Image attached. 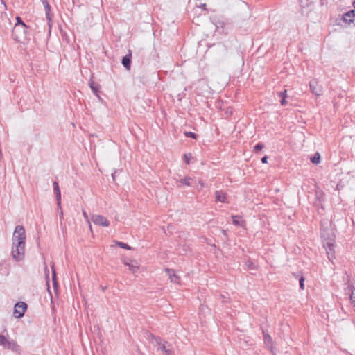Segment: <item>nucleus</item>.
Returning <instances> with one entry per match:
<instances>
[{
    "mask_svg": "<svg viewBox=\"0 0 355 355\" xmlns=\"http://www.w3.org/2000/svg\"><path fill=\"white\" fill-rule=\"evenodd\" d=\"M17 23L15 24H19V25H26L24 21H22L21 18L20 17H16Z\"/></svg>",
    "mask_w": 355,
    "mask_h": 355,
    "instance_id": "obj_32",
    "label": "nucleus"
},
{
    "mask_svg": "<svg viewBox=\"0 0 355 355\" xmlns=\"http://www.w3.org/2000/svg\"><path fill=\"white\" fill-rule=\"evenodd\" d=\"M6 341H7V339L6 338V337L3 335H0V345H2L4 347Z\"/></svg>",
    "mask_w": 355,
    "mask_h": 355,
    "instance_id": "obj_31",
    "label": "nucleus"
},
{
    "mask_svg": "<svg viewBox=\"0 0 355 355\" xmlns=\"http://www.w3.org/2000/svg\"><path fill=\"white\" fill-rule=\"evenodd\" d=\"M310 90L313 94L320 96L322 94V87L318 85L316 80H312L309 83Z\"/></svg>",
    "mask_w": 355,
    "mask_h": 355,
    "instance_id": "obj_6",
    "label": "nucleus"
},
{
    "mask_svg": "<svg viewBox=\"0 0 355 355\" xmlns=\"http://www.w3.org/2000/svg\"><path fill=\"white\" fill-rule=\"evenodd\" d=\"M223 232L224 234H226L225 230H223Z\"/></svg>",
    "mask_w": 355,
    "mask_h": 355,
    "instance_id": "obj_41",
    "label": "nucleus"
},
{
    "mask_svg": "<svg viewBox=\"0 0 355 355\" xmlns=\"http://www.w3.org/2000/svg\"><path fill=\"white\" fill-rule=\"evenodd\" d=\"M263 336V341L264 343L266 345L268 348L270 350V352L273 354V345H272V339L271 336L269 335V334L265 330H262Z\"/></svg>",
    "mask_w": 355,
    "mask_h": 355,
    "instance_id": "obj_8",
    "label": "nucleus"
},
{
    "mask_svg": "<svg viewBox=\"0 0 355 355\" xmlns=\"http://www.w3.org/2000/svg\"><path fill=\"white\" fill-rule=\"evenodd\" d=\"M264 148V145L261 143H258L254 146V151L257 153Z\"/></svg>",
    "mask_w": 355,
    "mask_h": 355,
    "instance_id": "obj_26",
    "label": "nucleus"
},
{
    "mask_svg": "<svg viewBox=\"0 0 355 355\" xmlns=\"http://www.w3.org/2000/svg\"><path fill=\"white\" fill-rule=\"evenodd\" d=\"M45 275H46V278L49 279V272L47 268V266L45 267Z\"/></svg>",
    "mask_w": 355,
    "mask_h": 355,
    "instance_id": "obj_34",
    "label": "nucleus"
},
{
    "mask_svg": "<svg viewBox=\"0 0 355 355\" xmlns=\"http://www.w3.org/2000/svg\"><path fill=\"white\" fill-rule=\"evenodd\" d=\"M216 202H220L223 203H228L227 195L222 190H217L215 191Z\"/></svg>",
    "mask_w": 355,
    "mask_h": 355,
    "instance_id": "obj_9",
    "label": "nucleus"
},
{
    "mask_svg": "<svg viewBox=\"0 0 355 355\" xmlns=\"http://www.w3.org/2000/svg\"><path fill=\"white\" fill-rule=\"evenodd\" d=\"M46 12V16L48 20L51 21V18L50 17V12H51V6L49 5L47 0L42 1Z\"/></svg>",
    "mask_w": 355,
    "mask_h": 355,
    "instance_id": "obj_20",
    "label": "nucleus"
},
{
    "mask_svg": "<svg viewBox=\"0 0 355 355\" xmlns=\"http://www.w3.org/2000/svg\"><path fill=\"white\" fill-rule=\"evenodd\" d=\"M304 281L305 278L304 277H300V279H299V284L301 290L304 289Z\"/></svg>",
    "mask_w": 355,
    "mask_h": 355,
    "instance_id": "obj_29",
    "label": "nucleus"
},
{
    "mask_svg": "<svg viewBox=\"0 0 355 355\" xmlns=\"http://www.w3.org/2000/svg\"><path fill=\"white\" fill-rule=\"evenodd\" d=\"M116 245L118 246H119L120 248H123V249H127V250H130L131 249L130 246H129L127 243H125L123 242L117 241L116 242Z\"/></svg>",
    "mask_w": 355,
    "mask_h": 355,
    "instance_id": "obj_25",
    "label": "nucleus"
},
{
    "mask_svg": "<svg viewBox=\"0 0 355 355\" xmlns=\"http://www.w3.org/2000/svg\"><path fill=\"white\" fill-rule=\"evenodd\" d=\"M149 341L155 347H157V350L162 352L164 355H175V351L172 345L161 337L150 334Z\"/></svg>",
    "mask_w": 355,
    "mask_h": 355,
    "instance_id": "obj_2",
    "label": "nucleus"
},
{
    "mask_svg": "<svg viewBox=\"0 0 355 355\" xmlns=\"http://www.w3.org/2000/svg\"><path fill=\"white\" fill-rule=\"evenodd\" d=\"M124 263L129 266V269H130V270L132 273L136 272L138 270V269H139V266H138L130 264V263H129L128 262H124Z\"/></svg>",
    "mask_w": 355,
    "mask_h": 355,
    "instance_id": "obj_24",
    "label": "nucleus"
},
{
    "mask_svg": "<svg viewBox=\"0 0 355 355\" xmlns=\"http://www.w3.org/2000/svg\"><path fill=\"white\" fill-rule=\"evenodd\" d=\"M53 185V190H54V192H55V198H56V201H57L58 205L59 207H60V204H61V192H60V187H59L58 182L54 181Z\"/></svg>",
    "mask_w": 355,
    "mask_h": 355,
    "instance_id": "obj_14",
    "label": "nucleus"
},
{
    "mask_svg": "<svg viewBox=\"0 0 355 355\" xmlns=\"http://www.w3.org/2000/svg\"><path fill=\"white\" fill-rule=\"evenodd\" d=\"M89 87H90L92 91L94 92V94H96V96H98V93L99 89H100L99 84L96 83L94 81L91 80L89 82Z\"/></svg>",
    "mask_w": 355,
    "mask_h": 355,
    "instance_id": "obj_21",
    "label": "nucleus"
},
{
    "mask_svg": "<svg viewBox=\"0 0 355 355\" xmlns=\"http://www.w3.org/2000/svg\"><path fill=\"white\" fill-rule=\"evenodd\" d=\"M132 52L128 51V53L122 58L121 63L123 66L127 69L130 70L131 67Z\"/></svg>",
    "mask_w": 355,
    "mask_h": 355,
    "instance_id": "obj_10",
    "label": "nucleus"
},
{
    "mask_svg": "<svg viewBox=\"0 0 355 355\" xmlns=\"http://www.w3.org/2000/svg\"><path fill=\"white\" fill-rule=\"evenodd\" d=\"M268 156H264L261 158V162L263 164H266L268 162Z\"/></svg>",
    "mask_w": 355,
    "mask_h": 355,
    "instance_id": "obj_33",
    "label": "nucleus"
},
{
    "mask_svg": "<svg viewBox=\"0 0 355 355\" xmlns=\"http://www.w3.org/2000/svg\"><path fill=\"white\" fill-rule=\"evenodd\" d=\"M311 161L313 164H317L320 163V155L318 153H316L314 156L311 157Z\"/></svg>",
    "mask_w": 355,
    "mask_h": 355,
    "instance_id": "obj_23",
    "label": "nucleus"
},
{
    "mask_svg": "<svg viewBox=\"0 0 355 355\" xmlns=\"http://www.w3.org/2000/svg\"><path fill=\"white\" fill-rule=\"evenodd\" d=\"M4 347L8 349H10L14 352H17L19 349V346L18 345V344L17 343L16 341H15L13 340H7V341L4 345Z\"/></svg>",
    "mask_w": 355,
    "mask_h": 355,
    "instance_id": "obj_15",
    "label": "nucleus"
},
{
    "mask_svg": "<svg viewBox=\"0 0 355 355\" xmlns=\"http://www.w3.org/2000/svg\"><path fill=\"white\" fill-rule=\"evenodd\" d=\"M352 6L355 8V0H354V1L352 2Z\"/></svg>",
    "mask_w": 355,
    "mask_h": 355,
    "instance_id": "obj_39",
    "label": "nucleus"
},
{
    "mask_svg": "<svg viewBox=\"0 0 355 355\" xmlns=\"http://www.w3.org/2000/svg\"><path fill=\"white\" fill-rule=\"evenodd\" d=\"M206 6H207L206 3H202L200 5V7L202 8L203 9H205V10H207Z\"/></svg>",
    "mask_w": 355,
    "mask_h": 355,
    "instance_id": "obj_36",
    "label": "nucleus"
},
{
    "mask_svg": "<svg viewBox=\"0 0 355 355\" xmlns=\"http://www.w3.org/2000/svg\"><path fill=\"white\" fill-rule=\"evenodd\" d=\"M245 266L248 270H256L257 266L250 260H248L245 262Z\"/></svg>",
    "mask_w": 355,
    "mask_h": 355,
    "instance_id": "obj_22",
    "label": "nucleus"
},
{
    "mask_svg": "<svg viewBox=\"0 0 355 355\" xmlns=\"http://www.w3.org/2000/svg\"><path fill=\"white\" fill-rule=\"evenodd\" d=\"M51 270H52V281H53V285L54 288H56L58 286V282L56 277V272H55V264L53 263L51 266Z\"/></svg>",
    "mask_w": 355,
    "mask_h": 355,
    "instance_id": "obj_19",
    "label": "nucleus"
},
{
    "mask_svg": "<svg viewBox=\"0 0 355 355\" xmlns=\"http://www.w3.org/2000/svg\"><path fill=\"white\" fill-rule=\"evenodd\" d=\"M27 309V304L24 302H18L15 305L14 315L17 318H21L24 315Z\"/></svg>",
    "mask_w": 355,
    "mask_h": 355,
    "instance_id": "obj_4",
    "label": "nucleus"
},
{
    "mask_svg": "<svg viewBox=\"0 0 355 355\" xmlns=\"http://www.w3.org/2000/svg\"><path fill=\"white\" fill-rule=\"evenodd\" d=\"M293 276L295 279H300V277H304L303 274H302V272L301 271H299V272H293Z\"/></svg>",
    "mask_w": 355,
    "mask_h": 355,
    "instance_id": "obj_30",
    "label": "nucleus"
},
{
    "mask_svg": "<svg viewBox=\"0 0 355 355\" xmlns=\"http://www.w3.org/2000/svg\"><path fill=\"white\" fill-rule=\"evenodd\" d=\"M334 243L331 241H327L326 243H324V247L326 248L327 253L328 254L329 259H330V254H333L334 251Z\"/></svg>",
    "mask_w": 355,
    "mask_h": 355,
    "instance_id": "obj_17",
    "label": "nucleus"
},
{
    "mask_svg": "<svg viewBox=\"0 0 355 355\" xmlns=\"http://www.w3.org/2000/svg\"><path fill=\"white\" fill-rule=\"evenodd\" d=\"M352 304L353 305V306H354V311H355V303Z\"/></svg>",
    "mask_w": 355,
    "mask_h": 355,
    "instance_id": "obj_40",
    "label": "nucleus"
},
{
    "mask_svg": "<svg viewBox=\"0 0 355 355\" xmlns=\"http://www.w3.org/2000/svg\"><path fill=\"white\" fill-rule=\"evenodd\" d=\"M62 216H63V212H62V211L61 210L60 214V218H62Z\"/></svg>",
    "mask_w": 355,
    "mask_h": 355,
    "instance_id": "obj_38",
    "label": "nucleus"
},
{
    "mask_svg": "<svg viewBox=\"0 0 355 355\" xmlns=\"http://www.w3.org/2000/svg\"><path fill=\"white\" fill-rule=\"evenodd\" d=\"M166 274L168 275L171 282L178 284L180 282V277L176 275L175 270L166 268L165 269Z\"/></svg>",
    "mask_w": 355,
    "mask_h": 355,
    "instance_id": "obj_12",
    "label": "nucleus"
},
{
    "mask_svg": "<svg viewBox=\"0 0 355 355\" xmlns=\"http://www.w3.org/2000/svg\"><path fill=\"white\" fill-rule=\"evenodd\" d=\"M26 232L22 225H17L12 235V256L16 261H22L25 256Z\"/></svg>",
    "mask_w": 355,
    "mask_h": 355,
    "instance_id": "obj_1",
    "label": "nucleus"
},
{
    "mask_svg": "<svg viewBox=\"0 0 355 355\" xmlns=\"http://www.w3.org/2000/svg\"><path fill=\"white\" fill-rule=\"evenodd\" d=\"M232 223L235 225L243 227L245 221L242 220L241 216L236 215L232 216Z\"/></svg>",
    "mask_w": 355,
    "mask_h": 355,
    "instance_id": "obj_18",
    "label": "nucleus"
},
{
    "mask_svg": "<svg viewBox=\"0 0 355 355\" xmlns=\"http://www.w3.org/2000/svg\"><path fill=\"white\" fill-rule=\"evenodd\" d=\"M184 135L187 137H191V138H193V139H196L197 137H198V135L194 133V132H184Z\"/></svg>",
    "mask_w": 355,
    "mask_h": 355,
    "instance_id": "obj_27",
    "label": "nucleus"
},
{
    "mask_svg": "<svg viewBox=\"0 0 355 355\" xmlns=\"http://www.w3.org/2000/svg\"><path fill=\"white\" fill-rule=\"evenodd\" d=\"M28 28L26 25L15 24L12 31L13 40L21 44L27 42L29 40Z\"/></svg>",
    "mask_w": 355,
    "mask_h": 355,
    "instance_id": "obj_3",
    "label": "nucleus"
},
{
    "mask_svg": "<svg viewBox=\"0 0 355 355\" xmlns=\"http://www.w3.org/2000/svg\"><path fill=\"white\" fill-rule=\"evenodd\" d=\"M277 95L280 98L281 105H286L288 104V101H286V98L288 97L287 91L284 89V91L278 92Z\"/></svg>",
    "mask_w": 355,
    "mask_h": 355,
    "instance_id": "obj_16",
    "label": "nucleus"
},
{
    "mask_svg": "<svg viewBox=\"0 0 355 355\" xmlns=\"http://www.w3.org/2000/svg\"><path fill=\"white\" fill-rule=\"evenodd\" d=\"M345 293L349 295L351 304L355 303V288L352 284L348 283V286L345 289Z\"/></svg>",
    "mask_w": 355,
    "mask_h": 355,
    "instance_id": "obj_13",
    "label": "nucleus"
},
{
    "mask_svg": "<svg viewBox=\"0 0 355 355\" xmlns=\"http://www.w3.org/2000/svg\"><path fill=\"white\" fill-rule=\"evenodd\" d=\"M83 216H84V218L87 220H88V216L87 214V213L85 211H83Z\"/></svg>",
    "mask_w": 355,
    "mask_h": 355,
    "instance_id": "obj_35",
    "label": "nucleus"
},
{
    "mask_svg": "<svg viewBox=\"0 0 355 355\" xmlns=\"http://www.w3.org/2000/svg\"><path fill=\"white\" fill-rule=\"evenodd\" d=\"M193 180L191 177L186 176L182 179L176 181V184L178 187H181L183 185L190 187L192 185Z\"/></svg>",
    "mask_w": 355,
    "mask_h": 355,
    "instance_id": "obj_11",
    "label": "nucleus"
},
{
    "mask_svg": "<svg viewBox=\"0 0 355 355\" xmlns=\"http://www.w3.org/2000/svg\"><path fill=\"white\" fill-rule=\"evenodd\" d=\"M192 157V155L191 153L189 154H184V159L186 164H190V159Z\"/></svg>",
    "mask_w": 355,
    "mask_h": 355,
    "instance_id": "obj_28",
    "label": "nucleus"
},
{
    "mask_svg": "<svg viewBox=\"0 0 355 355\" xmlns=\"http://www.w3.org/2000/svg\"><path fill=\"white\" fill-rule=\"evenodd\" d=\"M91 219L92 222L96 225L103 227H108L110 225V222L107 220V219L101 215H93Z\"/></svg>",
    "mask_w": 355,
    "mask_h": 355,
    "instance_id": "obj_5",
    "label": "nucleus"
},
{
    "mask_svg": "<svg viewBox=\"0 0 355 355\" xmlns=\"http://www.w3.org/2000/svg\"><path fill=\"white\" fill-rule=\"evenodd\" d=\"M343 21L345 24H351L355 21V10H351L345 13L342 17Z\"/></svg>",
    "mask_w": 355,
    "mask_h": 355,
    "instance_id": "obj_7",
    "label": "nucleus"
},
{
    "mask_svg": "<svg viewBox=\"0 0 355 355\" xmlns=\"http://www.w3.org/2000/svg\"><path fill=\"white\" fill-rule=\"evenodd\" d=\"M321 236H322V238H324V239H327V238H326V236H325V235H324V234L323 232H321Z\"/></svg>",
    "mask_w": 355,
    "mask_h": 355,
    "instance_id": "obj_37",
    "label": "nucleus"
}]
</instances>
